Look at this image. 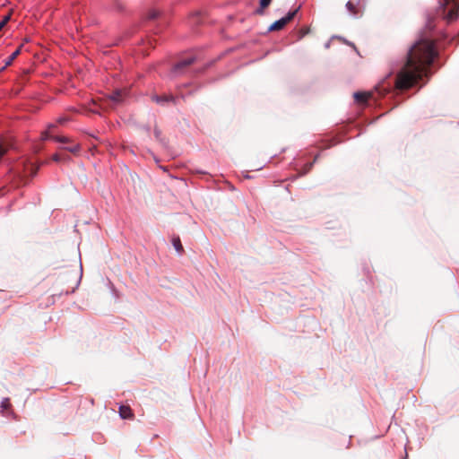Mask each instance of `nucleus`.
I'll return each instance as SVG.
<instances>
[{"label": "nucleus", "instance_id": "15", "mask_svg": "<svg viewBox=\"0 0 459 459\" xmlns=\"http://www.w3.org/2000/svg\"><path fill=\"white\" fill-rule=\"evenodd\" d=\"M65 150L72 152V153H75L79 151L80 149V146L78 144H74V145H71V146H66V147H64Z\"/></svg>", "mask_w": 459, "mask_h": 459}, {"label": "nucleus", "instance_id": "13", "mask_svg": "<svg viewBox=\"0 0 459 459\" xmlns=\"http://www.w3.org/2000/svg\"><path fill=\"white\" fill-rule=\"evenodd\" d=\"M272 0H260V8L256 10V13L262 14L264 13V9L266 8Z\"/></svg>", "mask_w": 459, "mask_h": 459}, {"label": "nucleus", "instance_id": "10", "mask_svg": "<svg viewBox=\"0 0 459 459\" xmlns=\"http://www.w3.org/2000/svg\"><path fill=\"white\" fill-rule=\"evenodd\" d=\"M172 245L178 254H181L183 252V246L181 244L179 237H174L172 238Z\"/></svg>", "mask_w": 459, "mask_h": 459}, {"label": "nucleus", "instance_id": "2", "mask_svg": "<svg viewBox=\"0 0 459 459\" xmlns=\"http://www.w3.org/2000/svg\"><path fill=\"white\" fill-rule=\"evenodd\" d=\"M375 92H377L379 95H384L385 92H387V90L380 86H377L375 87L374 91L355 92L353 97L356 102L364 104L370 99L376 100Z\"/></svg>", "mask_w": 459, "mask_h": 459}, {"label": "nucleus", "instance_id": "6", "mask_svg": "<svg viewBox=\"0 0 459 459\" xmlns=\"http://www.w3.org/2000/svg\"><path fill=\"white\" fill-rule=\"evenodd\" d=\"M195 58L194 56L186 57L179 62H178L173 67V73L178 74L184 67L189 66L195 62Z\"/></svg>", "mask_w": 459, "mask_h": 459}, {"label": "nucleus", "instance_id": "9", "mask_svg": "<svg viewBox=\"0 0 459 459\" xmlns=\"http://www.w3.org/2000/svg\"><path fill=\"white\" fill-rule=\"evenodd\" d=\"M21 52V47L18 48L14 52L12 53V55L5 60L4 65L0 68V72L4 70L7 66H9L13 61L18 56V55Z\"/></svg>", "mask_w": 459, "mask_h": 459}, {"label": "nucleus", "instance_id": "18", "mask_svg": "<svg viewBox=\"0 0 459 459\" xmlns=\"http://www.w3.org/2000/svg\"><path fill=\"white\" fill-rule=\"evenodd\" d=\"M154 135H155V138L160 142V143H163L162 139H161V133L160 131L158 129V128H155L154 129Z\"/></svg>", "mask_w": 459, "mask_h": 459}, {"label": "nucleus", "instance_id": "4", "mask_svg": "<svg viewBox=\"0 0 459 459\" xmlns=\"http://www.w3.org/2000/svg\"><path fill=\"white\" fill-rule=\"evenodd\" d=\"M56 124H55V123L48 124L47 129L44 132H42V134H41V139L43 141L54 140L56 142L63 143H68L69 140L65 136H53L52 135V133L54 132V129H56Z\"/></svg>", "mask_w": 459, "mask_h": 459}, {"label": "nucleus", "instance_id": "20", "mask_svg": "<svg viewBox=\"0 0 459 459\" xmlns=\"http://www.w3.org/2000/svg\"><path fill=\"white\" fill-rule=\"evenodd\" d=\"M64 121H65V119H64V118H60V119L58 120V123H63Z\"/></svg>", "mask_w": 459, "mask_h": 459}, {"label": "nucleus", "instance_id": "8", "mask_svg": "<svg viewBox=\"0 0 459 459\" xmlns=\"http://www.w3.org/2000/svg\"><path fill=\"white\" fill-rule=\"evenodd\" d=\"M119 415L122 419L133 418V412L129 406H125V405L119 406Z\"/></svg>", "mask_w": 459, "mask_h": 459}, {"label": "nucleus", "instance_id": "3", "mask_svg": "<svg viewBox=\"0 0 459 459\" xmlns=\"http://www.w3.org/2000/svg\"><path fill=\"white\" fill-rule=\"evenodd\" d=\"M299 7L296 8L293 11H290L284 17L275 21L270 27L269 30H281L289 22H290L297 13L299 12Z\"/></svg>", "mask_w": 459, "mask_h": 459}, {"label": "nucleus", "instance_id": "11", "mask_svg": "<svg viewBox=\"0 0 459 459\" xmlns=\"http://www.w3.org/2000/svg\"><path fill=\"white\" fill-rule=\"evenodd\" d=\"M123 91L120 90H117L110 96L109 99L115 103H119L122 100Z\"/></svg>", "mask_w": 459, "mask_h": 459}, {"label": "nucleus", "instance_id": "19", "mask_svg": "<svg viewBox=\"0 0 459 459\" xmlns=\"http://www.w3.org/2000/svg\"><path fill=\"white\" fill-rule=\"evenodd\" d=\"M158 15H159L158 12H156V11H152V12H151V13H150V14H149V18H150V19H155V18H157V17H158Z\"/></svg>", "mask_w": 459, "mask_h": 459}, {"label": "nucleus", "instance_id": "1", "mask_svg": "<svg viewBox=\"0 0 459 459\" xmlns=\"http://www.w3.org/2000/svg\"><path fill=\"white\" fill-rule=\"evenodd\" d=\"M437 51L432 40L422 39L409 50L407 61L395 79V86L406 90L416 85L428 75L429 66L432 64Z\"/></svg>", "mask_w": 459, "mask_h": 459}, {"label": "nucleus", "instance_id": "12", "mask_svg": "<svg viewBox=\"0 0 459 459\" xmlns=\"http://www.w3.org/2000/svg\"><path fill=\"white\" fill-rule=\"evenodd\" d=\"M346 9L348 10V12L352 14V15H356L357 14V8H356V4L351 2V1H348L346 3Z\"/></svg>", "mask_w": 459, "mask_h": 459}, {"label": "nucleus", "instance_id": "21", "mask_svg": "<svg viewBox=\"0 0 459 459\" xmlns=\"http://www.w3.org/2000/svg\"><path fill=\"white\" fill-rule=\"evenodd\" d=\"M359 2V0H358V3Z\"/></svg>", "mask_w": 459, "mask_h": 459}, {"label": "nucleus", "instance_id": "14", "mask_svg": "<svg viewBox=\"0 0 459 459\" xmlns=\"http://www.w3.org/2000/svg\"><path fill=\"white\" fill-rule=\"evenodd\" d=\"M70 159L69 156L67 155H61V154H54L53 155V160L56 161V162H61V161H66Z\"/></svg>", "mask_w": 459, "mask_h": 459}, {"label": "nucleus", "instance_id": "16", "mask_svg": "<svg viewBox=\"0 0 459 459\" xmlns=\"http://www.w3.org/2000/svg\"><path fill=\"white\" fill-rule=\"evenodd\" d=\"M10 406V401L8 398H4L1 402V408L3 411L6 410Z\"/></svg>", "mask_w": 459, "mask_h": 459}, {"label": "nucleus", "instance_id": "17", "mask_svg": "<svg viewBox=\"0 0 459 459\" xmlns=\"http://www.w3.org/2000/svg\"><path fill=\"white\" fill-rule=\"evenodd\" d=\"M9 20L10 15H6L2 19V21H0V30L5 26Z\"/></svg>", "mask_w": 459, "mask_h": 459}, {"label": "nucleus", "instance_id": "5", "mask_svg": "<svg viewBox=\"0 0 459 459\" xmlns=\"http://www.w3.org/2000/svg\"><path fill=\"white\" fill-rule=\"evenodd\" d=\"M451 3H453L454 6L448 11V13L446 15V20L448 22L456 20L458 17L459 0H447V4Z\"/></svg>", "mask_w": 459, "mask_h": 459}, {"label": "nucleus", "instance_id": "7", "mask_svg": "<svg viewBox=\"0 0 459 459\" xmlns=\"http://www.w3.org/2000/svg\"><path fill=\"white\" fill-rule=\"evenodd\" d=\"M152 100L158 104L164 105L169 101H173L174 97L171 95H169V96H168V95H164V96L153 95L152 97Z\"/></svg>", "mask_w": 459, "mask_h": 459}]
</instances>
